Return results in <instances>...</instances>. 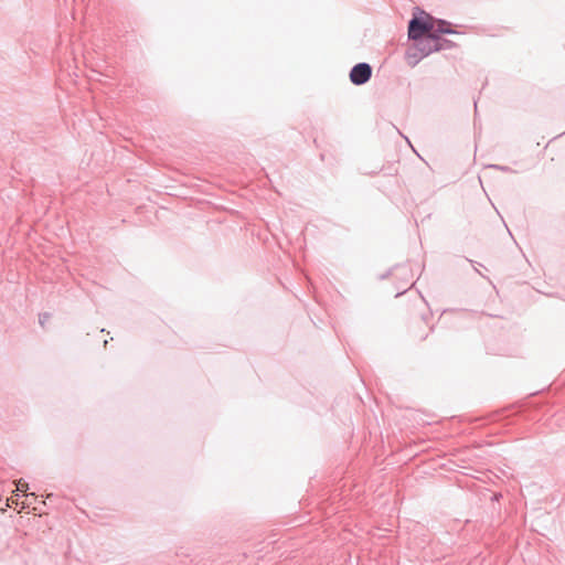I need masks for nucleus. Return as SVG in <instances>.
Masks as SVG:
<instances>
[{
    "mask_svg": "<svg viewBox=\"0 0 565 565\" xmlns=\"http://www.w3.org/2000/svg\"><path fill=\"white\" fill-rule=\"evenodd\" d=\"M429 15L425 18H414L408 25V36L412 40H419L425 36L424 41L420 42V51L425 54H429L433 51L429 40Z\"/></svg>",
    "mask_w": 565,
    "mask_h": 565,
    "instance_id": "obj_1",
    "label": "nucleus"
},
{
    "mask_svg": "<svg viewBox=\"0 0 565 565\" xmlns=\"http://www.w3.org/2000/svg\"><path fill=\"white\" fill-rule=\"evenodd\" d=\"M429 26H431V30H429V40L434 43L433 51H438L440 49L437 44L438 36L445 33H452L454 31L449 22L435 20L431 17H429Z\"/></svg>",
    "mask_w": 565,
    "mask_h": 565,
    "instance_id": "obj_2",
    "label": "nucleus"
},
{
    "mask_svg": "<svg viewBox=\"0 0 565 565\" xmlns=\"http://www.w3.org/2000/svg\"><path fill=\"white\" fill-rule=\"evenodd\" d=\"M372 75V68L366 63L356 64L350 72V79L355 85L366 83Z\"/></svg>",
    "mask_w": 565,
    "mask_h": 565,
    "instance_id": "obj_3",
    "label": "nucleus"
},
{
    "mask_svg": "<svg viewBox=\"0 0 565 565\" xmlns=\"http://www.w3.org/2000/svg\"><path fill=\"white\" fill-rule=\"evenodd\" d=\"M29 486L26 482L19 480L17 483V491L25 492L28 490Z\"/></svg>",
    "mask_w": 565,
    "mask_h": 565,
    "instance_id": "obj_4",
    "label": "nucleus"
}]
</instances>
